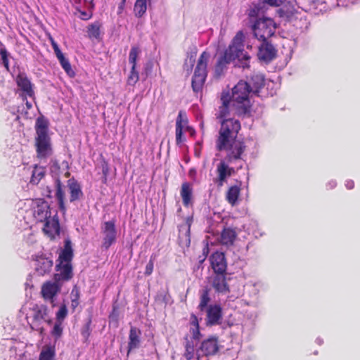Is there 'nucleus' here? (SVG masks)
I'll return each instance as SVG.
<instances>
[{
	"instance_id": "f257e3e1",
	"label": "nucleus",
	"mask_w": 360,
	"mask_h": 360,
	"mask_svg": "<svg viewBox=\"0 0 360 360\" xmlns=\"http://www.w3.org/2000/svg\"><path fill=\"white\" fill-rule=\"evenodd\" d=\"M264 77L262 74H254L248 82L240 81L232 89V103L238 117L251 116L252 103L249 95L252 93L259 96L260 89L264 86Z\"/></svg>"
},
{
	"instance_id": "f03ea898",
	"label": "nucleus",
	"mask_w": 360,
	"mask_h": 360,
	"mask_svg": "<svg viewBox=\"0 0 360 360\" xmlns=\"http://www.w3.org/2000/svg\"><path fill=\"white\" fill-rule=\"evenodd\" d=\"M245 36L242 31L237 32L231 44L221 56L214 67V77H220L226 70L227 65L237 59L236 66L243 69L250 68V56L244 51Z\"/></svg>"
},
{
	"instance_id": "7ed1b4c3",
	"label": "nucleus",
	"mask_w": 360,
	"mask_h": 360,
	"mask_svg": "<svg viewBox=\"0 0 360 360\" xmlns=\"http://www.w3.org/2000/svg\"><path fill=\"white\" fill-rule=\"evenodd\" d=\"M49 122L44 115H40L35 122V147L38 158L43 159L53 154L51 139L49 134Z\"/></svg>"
},
{
	"instance_id": "20e7f679",
	"label": "nucleus",
	"mask_w": 360,
	"mask_h": 360,
	"mask_svg": "<svg viewBox=\"0 0 360 360\" xmlns=\"http://www.w3.org/2000/svg\"><path fill=\"white\" fill-rule=\"evenodd\" d=\"M221 127L216 141V147L219 151L227 149L231 140L236 139L240 129V122L235 119H224L220 121Z\"/></svg>"
},
{
	"instance_id": "39448f33",
	"label": "nucleus",
	"mask_w": 360,
	"mask_h": 360,
	"mask_svg": "<svg viewBox=\"0 0 360 360\" xmlns=\"http://www.w3.org/2000/svg\"><path fill=\"white\" fill-rule=\"evenodd\" d=\"M254 37L261 41L269 40L274 35L276 25L273 19L262 17L258 18L251 25Z\"/></svg>"
},
{
	"instance_id": "423d86ee",
	"label": "nucleus",
	"mask_w": 360,
	"mask_h": 360,
	"mask_svg": "<svg viewBox=\"0 0 360 360\" xmlns=\"http://www.w3.org/2000/svg\"><path fill=\"white\" fill-rule=\"evenodd\" d=\"M210 53L204 51L200 55L192 77L191 86L195 93L201 92L207 77V63Z\"/></svg>"
},
{
	"instance_id": "0eeeda50",
	"label": "nucleus",
	"mask_w": 360,
	"mask_h": 360,
	"mask_svg": "<svg viewBox=\"0 0 360 360\" xmlns=\"http://www.w3.org/2000/svg\"><path fill=\"white\" fill-rule=\"evenodd\" d=\"M32 311V321L30 326L33 330L40 331V333H42L44 328L41 324L46 322L48 325L51 326L53 323L49 316V310L46 305L40 304L33 307Z\"/></svg>"
},
{
	"instance_id": "6e6552de",
	"label": "nucleus",
	"mask_w": 360,
	"mask_h": 360,
	"mask_svg": "<svg viewBox=\"0 0 360 360\" xmlns=\"http://www.w3.org/2000/svg\"><path fill=\"white\" fill-rule=\"evenodd\" d=\"M219 351L218 340L216 337H211L204 340L196 349V358L198 360H207Z\"/></svg>"
},
{
	"instance_id": "1a4fd4ad",
	"label": "nucleus",
	"mask_w": 360,
	"mask_h": 360,
	"mask_svg": "<svg viewBox=\"0 0 360 360\" xmlns=\"http://www.w3.org/2000/svg\"><path fill=\"white\" fill-rule=\"evenodd\" d=\"M103 234L102 248L108 250L109 248L116 242L117 231L115 220L105 221L101 227Z\"/></svg>"
},
{
	"instance_id": "9d476101",
	"label": "nucleus",
	"mask_w": 360,
	"mask_h": 360,
	"mask_svg": "<svg viewBox=\"0 0 360 360\" xmlns=\"http://www.w3.org/2000/svg\"><path fill=\"white\" fill-rule=\"evenodd\" d=\"M246 146L243 141L236 139L231 140L227 149V155L224 158L228 162H233L235 160L242 159V155L245 150Z\"/></svg>"
},
{
	"instance_id": "9b49d317",
	"label": "nucleus",
	"mask_w": 360,
	"mask_h": 360,
	"mask_svg": "<svg viewBox=\"0 0 360 360\" xmlns=\"http://www.w3.org/2000/svg\"><path fill=\"white\" fill-rule=\"evenodd\" d=\"M277 50L269 40L262 41L257 53L258 59L269 63L276 57Z\"/></svg>"
},
{
	"instance_id": "f8f14e48",
	"label": "nucleus",
	"mask_w": 360,
	"mask_h": 360,
	"mask_svg": "<svg viewBox=\"0 0 360 360\" xmlns=\"http://www.w3.org/2000/svg\"><path fill=\"white\" fill-rule=\"evenodd\" d=\"M33 215L37 221L44 222L51 217L50 206L46 201L39 198L36 200Z\"/></svg>"
},
{
	"instance_id": "ddd939ff",
	"label": "nucleus",
	"mask_w": 360,
	"mask_h": 360,
	"mask_svg": "<svg viewBox=\"0 0 360 360\" xmlns=\"http://www.w3.org/2000/svg\"><path fill=\"white\" fill-rule=\"evenodd\" d=\"M206 324L209 326L219 325L222 320V309L219 304H210L206 310Z\"/></svg>"
},
{
	"instance_id": "4468645a",
	"label": "nucleus",
	"mask_w": 360,
	"mask_h": 360,
	"mask_svg": "<svg viewBox=\"0 0 360 360\" xmlns=\"http://www.w3.org/2000/svg\"><path fill=\"white\" fill-rule=\"evenodd\" d=\"M210 262L214 274H226L227 262L223 252L217 251L212 254Z\"/></svg>"
},
{
	"instance_id": "2eb2a0df",
	"label": "nucleus",
	"mask_w": 360,
	"mask_h": 360,
	"mask_svg": "<svg viewBox=\"0 0 360 360\" xmlns=\"http://www.w3.org/2000/svg\"><path fill=\"white\" fill-rule=\"evenodd\" d=\"M15 82L22 91V95L34 98V84L29 79L26 73L20 72L16 77Z\"/></svg>"
},
{
	"instance_id": "dca6fc26",
	"label": "nucleus",
	"mask_w": 360,
	"mask_h": 360,
	"mask_svg": "<svg viewBox=\"0 0 360 360\" xmlns=\"http://www.w3.org/2000/svg\"><path fill=\"white\" fill-rule=\"evenodd\" d=\"M34 261L35 273L38 276H44L45 274L51 272L53 265V262L51 259L41 255L37 256Z\"/></svg>"
},
{
	"instance_id": "f3484780",
	"label": "nucleus",
	"mask_w": 360,
	"mask_h": 360,
	"mask_svg": "<svg viewBox=\"0 0 360 360\" xmlns=\"http://www.w3.org/2000/svg\"><path fill=\"white\" fill-rule=\"evenodd\" d=\"M54 197L57 201L58 210L64 214L66 212L65 204V186L62 184L60 178L54 181Z\"/></svg>"
},
{
	"instance_id": "a211bd4d",
	"label": "nucleus",
	"mask_w": 360,
	"mask_h": 360,
	"mask_svg": "<svg viewBox=\"0 0 360 360\" xmlns=\"http://www.w3.org/2000/svg\"><path fill=\"white\" fill-rule=\"evenodd\" d=\"M56 269L59 273L54 275L56 281H67L72 278V266L71 263H58Z\"/></svg>"
},
{
	"instance_id": "6ab92c4d",
	"label": "nucleus",
	"mask_w": 360,
	"mask_h": 360,
	"mask_svg": "<svg viewBox=\"0 0 360 360\" xmlns=\"http://www.w3.org/2000/svg\"><path fill=\"white\" fill-rule=\"evenodd\" d=\"M44 222V225L43 231L45 234L48 235L51 238H54L56 235H59L60 225L57 212H56L53 217H49Z\"/></svg>"
},
{
	"instance_id": "aec40b11",
	"label": "nucleus",
	"mask_w": 360,
	"mask_h": 360,
	"mask_svg": "<svg viewBox=\"0 0 360 360\" xmlns=\"http://www.w3.org/2000/svg\"><path fill=\"white\" fill-rule=\"evenodd\" d=\"M226 274H215L213 276L212 285L219 293L226 294L229 292V288L226 282Z\"/></svg>"
},
{
	"instance_id": "412c9836",
	"label": "nucleus",
	"mask_w": 360,
	"mask_h": 360,
	"mask_svg": "<svg viewBox=\"0 0 360 360\" xmlns=\"http://www.w3.org/2000/svg\"><path fill=\"white\" fill-rule=\"evenodd\" d=\"M56 281L54 283L47 282L43 285L41 288V293L44 299L49 300L54 306V297L60 291V286Z\"/></svg>"
},
{
	"instance_id": "4be33fe9",
	"label": "nucleus",
	"mask_w": 360,
	"mask_h": 360,
	"mask_svg": "<svg viewBox=\"0 0 360 360\" xmlns=\"http://www.w3.org/2000/svg\"><path fill=\"white\" fill-rule=\"evenodd\" d=\"M226 160H221L217 166V176L214 179V182L218 187H222L227 182V178L230 177L227 172Z\"/></svg>"
},
{
	"instance_id": "5701e85b",
	"label": "nucleus",
	"mask_w": 360,
	"mask_h": 360,
	"mask_svg": "<svg viewBox=\"0 0 360 360\" xmlns=\"http://www.w3.org/2000/svg\"><path fill=\"white\" fill-rule=\"evenodd\" d=\"M68 187L70 193V201L71 202L82 198L84 194L81 186L74 177L70 178L68 181Z\"/></svg>"
},
{
	"instance_id": "b1692460",
	"label": "nucleus",
	"mask_w": 360,
	"mask_h": 360,
	"mask_svg": "<svg viewBox=\"0 0 360 360\" xmlns=\"http://www.w3.org/2000/svg\"><path fill=\"white\" fill-rule=\"evenodd\" d=\"M221 100L222 101V105L219 107V111L217 114V118L220 119V121L224 119H230L228 117L229 115L230 103H231V105H233L232 96L229 97V95H222ZM232 107L234 108L233 106ZM234 110L236 111V110ZM235 114L237 115L236 112Z\"/></svg>"
},
{
	"instance_id": "393cba45",
	"label": "nucleus",
	"mask_w": 360,
	"mask_h": 360,
	"mask_svg": "<svg viewBox=\"0 0 360 360\" xmlns=\"http://www.w3.org/2000/svg\"><path fill=\"white\" fill-rule=\"evenodd\" d=\"M73 250L70 239L65 240L64 248L59 254L58 263H71L73 258Z\"/></svg>"
},
{
	"instance_id": "a878e982",
	"label": "nucleus",
	"mask_w": 360,
	"mask_h": 360,
	"mask_svg": "<svg viewBox=\"0 0 360 360\" xmlns=\"http://www.w3.org/2000/svg\"><path fill=\"white\" fill-rule=\"evenodd\" d=\"M141 330L134 327L131 326L129 330V342H128V349L129 352L131 350L137 349L140 347L141 344Z\"/></svg>"
},
{
	"instance_id": "bb28decb",
	"label": "nucleus",
	"mask_w": 360,
	"mask_h": 360,
	"mask_svg": "<svg viewBox=\"0 0 360 360\" xmlns=\"http://www.w3.org/2000/svg\"><path fill=\"white\" fill-rule=\"evenodd\" d=\"M187 120L182 119V113L179 112L176 121V141L177 145H180L185 141V138L183 136V129L187 124Z\"/></svg>"
},
{
	"instance_id": "cd10ccee",
	"label": "nucleus",
	"mask_w": 360,
	"mask_h": 360,
	"mask_svg": "<svg viewBox=\"0 0 360 360\" xmlns=\"http://www.w3.org/2000/svg\"><path fill=\"white\" fill-rule=\"evenodd\" d=\"M265 7L264 3L259 1L248 11V17L251 25L257 19L262 18L260 15L264 13Z\"/></svg>"
},
{
	"instance_id": "c85d7f7f",
	"label": "nucleus",
	"mask_w": 360,
	"mask_h": 360,
	"mask_svg": "<svg viewBox=\"0 0 360 360\" xmlns=\"http://www.w3.org/2000/svg\"><path fill=\"white\" fill-rule=\"evenodd\" d=\"M237 233L231 228H223L221 233V242L223 245H231L236 240Z\"/></svg>"
},
{
	"instance_id": "c756f323",
	"label": "nucleus",
	"mask_w": 360,
	"mask_h": 360,
	"mask_svg": "<svg viewBox=\"0 0 360 360\" xmlns=\"http://www.w3.org/2000/svg\"><path fill=\"white\" fill-rule=\"evenodd\" d=\"M193 189L191 184L185 182L181 185V196L182 198L183 204L186 207H188L192 203Z\"/></svg>"
},
{
	"instance_id": "7c9ffc66",
	"label": "nucleus",
	"mask_w": 360,
	"mask_h": 360,
	"mask_svg": "<svg viewBox=\"0 0 360 360\" xmlns=\"http://www.w3.org/2000/svg\"><path fill=\"white\" fill-rule=\"evenodd\" d=\"M193 221L192 217H187L185 223L179 226V238L184 239L186 243H190V229Z\"/></svg>"
},
{
	"instance_id": "2f4dec72",
	"label": "nucleus",
	"mask_w": 360,
	"mask_h": 360,
	"mask_svg": "<svg viewBox=\"0 0 360 360\" xmlns=\"http://www.w3.org/2000/svg\"><path fill=\"white\" fill-rule=\"evenodd\" d=\"M195 345L196 343L193 342V340H189L188 338H185V352L184 356L186 360H191L194 358L195 354L196 355V349H195Z\"/></svg>"
},
{
	"instance_id": "473e14b6",
	"label": "nucleus",
	"mask_w": 360,
	"mask_h": 360,
	"mask_svg": "<svg viewBox=\"0 0 360 360\" xmlns=\"http://www.w3.org/2000/svg\"><path fill=\"white\" fill-rule=\"evenodd\" d=\"M239 183V186L235 185L231 186L226 193V200L231 205H235L237 202L240 194L241 181Z\"/></svg>"
},
{
	"instance_id": "72a5a7b5",
	"label": "nucleus",
	"mask_w": 360,
	"mask_h": 360,
	"mask_svg": "<svg viewBox=\"0 0 360 360\" xmlns=\"http://www.w3.org/2000/svg\"><path fill=\"white\" fill-rule=\"evenodd\" d=\"M150 0H136L134 4V13L136 17L142 18L147 10V2Z\"/></svg>"
},
{
	"instance_id": "f704fd0d",
	"label": "nucleus",
	"mask_w": 360,
	"mask_h": 360,
	"mask_svg": "<svg viewBox=\"0 0 360 360\" xmlns=\"http://www.w3.org/2000/svg\"><path fill=\"white\" fill-rule=\"evenodd\" d=\"M200 298V304L198 308L200 311H204L209 307L208 303L210 302V289L204 288L201 292Z\"/></svg>"
},
{
	"instance_id": "c9c22d12",
	"label": "nucleus",
	"mask_w": 360,
	"mask_h": 360,
	"mask_svg": "<svg viewBox=\"0 0 360 360\" xmlns=\"http://www.w3.org/2000/svg\"><path fill=\"white\" fill-rule=\"evenodd\" d=\"M45 175V168L41 167H35L32 171L30 183L32 184H38L40 180Z\"/></svg>"
},
{
	"instance_id": "e433bc0d",
	"label": "nucleus",
	"mask_w": 360,
	"mask_h": 360,
	"mask_svg": "<svg viewBox=\"0 0 360 360\" xmlns=\"http://www.w3.org/2000/svg\"><path fill=\"white\" fill-rule=\"evenodd\" d=\"M195 56H196V48L193 47V51H191L189 55H188L187 59L184 63V69L187 71L188 73H190L192 70V68L195 62Z\"/></svg>"
},
{
	"instance_id": "4c0bfd02",
	"label": "nucleus",
	"mask_w": 360,
	"mask_h": 360,
	"mask_svg": "<svg viewBox=\"0 0 360 360\" xmlns=\"http://www.w3.org/2000/svg\"><path fill=\"white\" fill-rule=\"evenodd\" d=\"M141 52V51L140 48L137 46H133L130 50L129 54V63L134 68L136 67V60Z\"/></svg>"
},
{
	"instance_id": "58836bf2",
	"label": "nucleus",
	"mask_w": 360,
	"mask_h": 360,
	"mask_svg": "<svg viewBox=\"0 0 360 360\" xmlns=\"http://www.w3.org/2000/svg\"><path fill=\"white\" fill-rule=\"evenodd\" d=\"M59 60V63L65 72L70 76V77H74L75 75V72L72 69L71 65L69 62V60L66 58L64 56L60 57L58 59Z\"/></svg>"
},
{
	"instance_id": "ea45409f",
	"label": "nucleus",
	"mask_w": 360,
	"mask_h": 360,
	"mask_svg": "<svg viewBox=\"0 0 360 360\" xmlns=\"http://www.w3.org/2000/svg\"><path fill=\"white\" fill-rule=\"evenodd\" d=\"M49 169L54 180L56 179V178H59L60 167L56 160H51L49 162Z\"/></svg>"
},
{
	"instance_id": "a19ab883",
	"label": "nucleus",
	"mask_w": 360,
	"mask_h": 360,
	"mask_svg": "<svg viewBox=\"0 0 360 360\" xmlns=\"http://www.w3.org/2000/svg\"><path fill=\"white\" fill-rule=\"evenodd\" d=\"M54 356V348L49 347L41 352L39 360H52Z\"/></svg>"
},
{
	"instance_id": "79ce46f5",
	"label": "nucleus",
	"mask_w": 360,
	"mask_h": 360,
	"mask_svg": "<svg viewBox=\"0 0 360 360\" xmlns=\"http://www.w3.org/2000/svg\"><path fill=\"white\" fill-rule=\"evenodd\" d=\"M88 34L89 37L98 39L100 37V27L98 24H91L88 27Z\"/></svg>"
},
{
	"instance_id": "37998d69",
	"label": "nucleus",
	"mask_w": 360,
	"mask_h": 360,
	"mask_svg": "<svg viewBox=\"0 0 360 360\" xmlns=\"http://www.w3.org/2000/svg\"><path fill=\"white\" fill-rule=\"evenodd\" d=\"M139 72L136 70V68L131 66L130 74L128 76L127 84L131 86H134L139 80Z\"/></svg>"
},
{
	"instance_id": "c03bdc74",
	"label": "nucleus",
	"mask_w": 360,
	"mask_h": 360,
	"mask_svg": "<svg viewBox=\"0 0 360 360\" xmlns=\"http://www.w3.org/2000/svg\"><path fill=\"white\" fill-rule=\"evenodd\" d=\"M68 315V309L65 304H63L60 307L59 310L56 313V321L63 322L64 319Z\"/></svg>"
},
{
	"instance_id": "a18cd8bd",
	"label": "nucleus",
	"mask_w": 360,
	"mask_h": 360,
	"mask_svg": "<svg viewBox=\"0 0 360 360\" xmlns=\"http://www.w3.org/2000/svg\"><path fill=\"white\" fill-rule=\"evenodd\" d=\"M0 56H1V60L2 61V64L4 65L5 68L8 71H9V62H8L9 53L5 48H1L0 49Z\"/></svg>"
},
{
	"instance_id": "49530a36",
	"label": "nucleus",
	"mask_w": 360,
	"mask_h": 360,
	"mask_svg": "<svg viewBox=\"0 0 360 360\" xmlns=\"http://www.w3.org/2000/svg\"><path fill=\"white\" fill-rule=\"evenodd\" d=\"M63 322H58L56 321V323L53 327V329L51 330V334L53 336H54L56 338H60L63 334V326H62Z\"/></svg>"
},
{
	"instance_id": "de8ad7c7",
	"label": "nucleus",
	"mask_w": 360,
	"mask_h": 360,
	"mask_svg": "<svg viewBox=\"0 0 360 360\" xmlns=\"http://www.w3.org/2000/svg\"><path fill=\"white\" fill-rule=\"evenodd\" d=\"M91 319H89L88 321L85 323V325L82 327L81 330V334L82 337L84 338L85 341L88 340L91 334Z\"/></svg>"
},
{
	"instance_id": "09e8293b",
	"label": "nucleus",
	"mask_w": 360,
	"mask_h": 360,
	"mask_svg": "<svg viewBox=\"0 0 360 360\" xmlns=\"http://www.w3.org/2000/svg\"><path fill=\"white\" fill-rule=\"evenodd\" d=\"M76 11L79 13V18L83 20H87L92 17V13L90 11H83L80 7L77 6Z\"/></svg>"
},
{
	"instance_id": "8fccbe9b",
	"label": "nucleus",
	"mask_w": 360,
	"mask_h": 360,
	"mask_svg": "<svg viewBox=\"0 0 360 360\" xmlns=\"http://www.w3.org/2000/svg\"><path fill=\"white\" fill-rule=\"evenodd\" d=\"M27 96H25V95H22V101L24 102H25V105H26V108H27V110H30L32 108V104L31 102L28 101L27 99ZM21 114L22 115H24V116L26 117V118H28L30 117V115H29V113L27 112V110H24V107H22V110H21Z\"/></svg>"
},
{
	"instance_id": "3c124183",
	"label": "nucleus",
	"mask_w": 360,
	"mask_h": 360,
	"mask_svg": "<svg viewBox=\"0 0 360 360\" xmlns=\"http://www.w3.org/2000/svg\"><path fill=\"white\" fill-rule=\"evenodd\" d=\"M190 332L191 333V338L190 340H193V342L198 341L201 337V334L198 328H191Z\"/></svg>"
},
{
	"instance_id": "603ef678",
	"label": "nucleus",
	"mask_w": 360,
	"mask_h": 360,
	"mask_svg": "<svg viewBox=\"0 0 360 360\" xmlns=\"http://www.w3.org/2000/svg\"><path fill=\"white\" fill-rule=\"evenodd\" d=\"M153 267H154V257H153V256H151L149 262L146 264L144 274L146 276H150L153 273Z\"/></svg>"
},
{
	"instance_id": "864d4df0",
	"label": "nucleus",
	"mask_w": 360,
	"mask_h": 360,
	"mask_svg": "<svg viewBox=\"0 0 360 360\" xmlns=\"http://www.w3.org/2000/svg\"><path fill=\"white\" fill-rule=\"evenodd\" d=\"M79 297H80L79 288L77 285H75L71 291L70 298H71V300H79Z\"/></svg>"
},
{
	"instance_id": "5fc2aeb1",
	"label": "nucleus",
	"mask_w": 360,
	"mask_h": 360,
	"mask_svg": "<svg viewBox=\"0 0 360 360\" xmlns=\"http://www.w3.org/2000/svg\"><path fill=\"white\" fill-rule=\"evenodd\" d=\"M285 1V0H263L262 2L264 3L265 6L267 4L271 6H279Z\"/></svg>"
},
{
	"instance_id": "6e6d98bb",
	"label": "nucleus",
	"mask_w": 360,
	"mask_h": 360,
	"mask_svg": "<svg viewBox=\"0 0 360 360\" xmlns=\"http://www.w3.org/2000/svg\"><path fill=\"white\" fill-rule=\"evenodd\" d=\"M354 0H336L337 6L347 7L349 4H353Z\"/></svg>"
},
{
	"instance_id": "4d7b16f0",
	"label": "nucleus",
	"mask_w": 360,
	"mask_h": 360,
	"mask_svg": "<svg viewBox=\"0 0 360 360\" xmlns=\"http://www.w3.org/2000/svg\"><path fill=\"white\" fill-rule=\"evenodd\" d=\"M118 316H119L118 311L115 307H113L112 311L109 316V319H110V321L117 322Z\"/></svg>"
},
{
	"instance_id": "13d9d810",
	"label": "nucleus",
	"mask_w": 360,
	"mask_h": 360,
	"mask_svg": "<svg viewBox=\"0 0 360 360\" xmlns=\"http://www.w3.org/2000/svg\"><path fill=\"white\" fill-rule=\"evenodd\" d=\"M190 324L191 326V328H195V327L198 328L199 327L198 319L194 314H192L191 315Z\"/></svg>"
},
{
	"instance_id": "bf43d9fd",
	"label": "nucleus",
	"mask_w": 360,
	"mask_h": 360,
	"mask_svg": "<svg viewBox=\"0 0 360 360\" xmlns=\"http://www.w3.org/2000/svg\"><path fill=\"white\" fill-rule=\"evenodd\" d=\"M278 13L281 18H287V19L290 18L289 13L287 12V11H285L283 8H280L278 10Z\"/></svg>"
},
{
	"instance_id": "052dcab7",
	"label": "nucleus",
	"mask_w": 360,
	"mask_h": 360,
	"mask_svg": "<svg viewBox=\"0 0 360 360\" xmlns=\"http://www.w3.org/2000/svg\"><path fill=\"white\" fill-rule=\"evenodd\" d=\"M52 192H53V191L50 188V187L46 186V189L44 191V195L49 198H53Z\"/></svg>"
},
{
	"instance_id": "680f3d73",
	"label": "nucleus",
	"mask_w": 360,
	"mask_h": 360,
	"mask_svg": "<svg viewBox=\"0 0 360 360\" xmlns=\"http://www.w3.org/2000/svg\"><path fill=\"white\" fill-rule=\"evenodd\" d=\"M226 162L227 172H228V173H229L230 176L235 174L236 172V170L233 167H231L229 166V162H228L227 161H226Z\"/></svg>"
},
{
	"instance_id": "e2e57ef3",
	"label": "nucleus",
	"mask_w": 360,
	"mask_h": 360,
	"mask_svg": "<svg viewBox=\"0 0 360 360\" xmlns=\"http://www.w3.org/2000/svg\"><path fill=\"white\" fill-rule=\"evenodd\" d=\"M54 53L57 57V58H60V57L64 56L63 53L61 52L59 46L53 49Z\"/></svg>"
},
{
	"instance_id": "0e129e2a",
	"label": "nucleus",
	"mask_w": 360,
	"mask_h": 360,
	"mask_svg": "<svg viewBox=\"0 0 360 360\" xmlns=\"http://www.w3.org/2000/svg\"><path fill=\"white\" fill-rule=\"evenodd\" d=\"M345 186L348 189H352L354 186V182L352 180H347L345 182Z\"/></svg>"
},
{
	"instance_id": "69168bd1",
	"label": "nucleus",
	"mask_w": 360,
	"mask_h": 360,
	"mask_svg": "<svg viewBox=\"0 0 360 360\" xmlns=\"http://www.w3.org/2000/svg\"><path fill=\"white\" fill-rule=\"evenodd\" d=\"M206 255H205V252L204 251L203 252V255L202 256H200L199 257V261H198V269L200 268V265L204 262L205 258H206Z\"/></svg>"
},
{
	"instance_id": "338daca9",
	"label": "nucleus",
	"mask_w": 360,
	"mask_h": 360,
	"mask_svg": "<svg viewBox=\"0 0 360 360\" xmlns=\"http://www.w3.org/2000/svg\"><path fill=\"white\" fill-rule=\"evenodd\" d=\"M79 305V300H71V307L75 309Z\"/></svg>"
},
{
	"instance_id": "774afa93",
	"label": "nucleus",
	"mask_w": 360,
	"mask_h": 360,
	"mask_svg": "<svg viewBox=\"0 0 360 360\" xmlns=\"http://www.w3.org/2000/svg\"><path fill=\"white\" fill-rule=\"evenodd\" d=\"M336 184H337L335 181H330V182H328V186H329L330 188H333L336 186Z\"/></svg>"
}]
</instances>
